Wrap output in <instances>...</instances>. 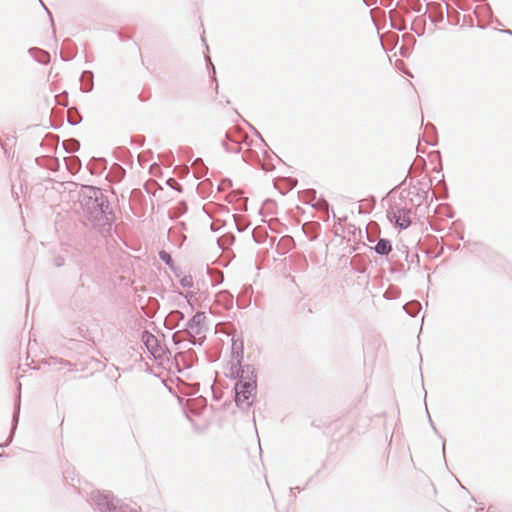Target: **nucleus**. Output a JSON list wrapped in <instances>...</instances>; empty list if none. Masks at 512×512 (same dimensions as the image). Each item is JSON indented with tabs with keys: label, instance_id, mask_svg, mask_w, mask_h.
I'll list each match as a JSON object with an SVG mask.
<instances>
[{
	"label": "nucleus",
	"instance_id": "obj_3",
	"mask_svg": "<svg viewBox=\"0 0 512 512\" xmlns=\"http://www.w3.org/2000/svg\"><path fill=\"white\" fill-rule=\"evenodd\" d=\"M93 500L101 512H139L135 504L120 503L108 492H97Z\"/></svg>",
	"mask_w": 512,
	"mask_h": 512
},
{
	"label": "nucleus",
	"instance_id": "obj_2",
	"mask_svg": "<svg viewBox=\"0 0 512 512\" xmlns=\"http://www.w3.org/2000/svg\"><path fill=\"white\" fill-rule=\"evenodd\" d=\"M256 394V378L250 366L241 369L240 379L235 385V402L241 408L250 407Z\"/></svg>",
	"mask_w": 512,
	"mask_h": 512
},
{
	"label": "nucleus",
	"instance_id": "obj_4",
	"mask_svg": "<svg viewBox=\"0 0 512 512\" xmlns=\"http://www.w3.org/2000/svg\"><path fill=\"white\" fill-rule=\"evenodd\" d=\"M206 316L203 313H197L189 322V332L193 335H200L204 328Z\"/></svg>",
	"mask_w": 512,
	"mask_h": 512
},
{
	"label": "nucleus",
	"instance_id": "obj_7",
	"mask_svg": "<svg viewBox=\"0 0 512 512\" xmlns=\"http://www.w3.org/2000/svg\"><path fill=\"white\" fill-rule=\"evenodd\" d=\"M180 282H181L182 286H184V287H191L193 280H192L191 276L186 275L181 278Z\"/></svg>",
	"mask_w": 512,
	"mask_h": 512
},
{
	"label": "nucleus",
	"instance_id": "obj_10",
	"mask_svg": "<svg viewBox=\"0 0 512 512\" xmlns=\"http://www.w3.org/2000/svg\"><path fill=\"white\" fill-rule=\"evenodd\" d=\"M152 340H154L153 337L152 336H148V338L146 339L147 344L148 343H152Z\"/></svg>",
	"mask_w": 512,
	"mask_h": 512
},
{
	"label": "nucleus",
	"instance_id": "obj_5",
	"mask_svg": "<svg viewBox=\"0 0 512 512\" xmlns=\"http://www.w3.org/2000/svg\"><path fill=\"white\" fill-rule=\"evenodd\" d=\"M394 218L396 224L403 229L407 228L411 223L409 212L405 210L398 211V213L394 215Z\"/></svg>",
	"mask_w": 512,
	"mask_h": 512
},
{
	"label": "nucleus",
	"instance_id": "obj_1",
	"mask_svg": "<svg viewBox=\"0 0 512 512\" xmlns=\"http://www.w3.org/2000/svg\"><path fill=\"white\" fill-rule=\"evenodd\" d=\"M80 202L85 215L90 221L103 225L109 220V206L100 189L85 187L82 191Z\"/></svg>",
	"mask_w": 512,
	"mask_h": 512
},
{
	"label": "nucleus",
	"instance_id": "obj_6",
	"mask_svg": "<svg viewBox=\"0 0 512 512\" xmlns=\"http://www.w3.org/2000/svg\"><path fill=\"white\" fill-rule=\"evenodd\" d=\"M375 250L377 253L379 254H387L388 252H390L391 250V245L388 241L386 240H380L376 247H375Z\"/></svg>",
	"mask_w": 512,
	"mask_h": 512
},
{
	"label": "nucleus",
	"instance_id": "obj_8",
	"mask_svg": "<svg viewBox=\"0 0 512 512\" xmlns=\"http://www.w3.org/2000/svg\"><path fill=\"white\" fill-rule=\"evenodd\" d=\"M160 258L165 261L167 264H170V261H171V257L168 253L166 252H161L160 253Z\"/></svg>",
	"mask_w": 512,
	"mask_h": 512
},
{
	"label": "nucleus",
	"instance_id": "obj_9",
	"mask_svg": "<svg viewBox=\"0 0 512 512\" xmlns=\"http://www.w3.org/2000/svg\"><path fill=\"white\" fill-rule=\"evenodd\" d=\"M152 340H154L153 337L152 336H148V338L146 339L147 344L148 343H152Z\"/></svg>",
	"mask_w": 512,
	"mask_h": 512
}]
</instances>
